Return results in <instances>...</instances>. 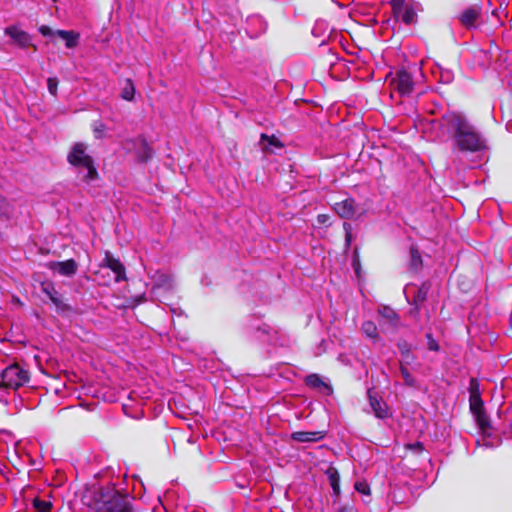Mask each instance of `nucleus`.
I'll use <instances>...</instances> for the list:
<instances>
[{
    "mask_svg": "<svg viewBox=\"0 0 512 512\" xmlns=\"http://www.w3.org/2000/svg\"><path fill=\"white\" fill-rule=\"evenodd\" d=\"M426 44L439 70V82L450 84L454 70L459 68V51L453 30L449 26L433 29L427 35Z\"/></svg>",
    "mask_w": 512,
    "mask_h": 512,
    "instance_id": "nucleus-1",
    "label": "nucleus"
},
{
    "mask_svg": "<svg viewBox=\"0 0 512 512\" xmlns=\"http://www.w3.org/2000/svg\"><path fill=\"white\" fill-rule=\"evenodd\" d=\"M453 127V151L463 154L479 153L487 150V141L484 136L462 117H456L452 121Z\"/></svg>",
    "mask_w": 512,
    "mask_h": 512,
    "instance_id": "nucleus-2",
    "label": "nucleus"
},
{
    "mask_svg": "<svg viewBox=\"0 0 512 512\" xmlns=\"http://www.w3.org/2000/svg\"><path fill=\"white\" fill-rule=\"evenodd\" d=\"M95 512H138L133 498L113 486L99 488L94 496Z\"/></svg>",
    "mask_w": 512,
    "mask_h": 512,
    "instance_id": "nucleus-3",
    "label": "nucleus"
},
{
    "mask_svg": "<svg viewBox=\"0 0 512 512\" xmlns=\"http://www.w3.org/2000/svg\"><path fill=\"white\" fill-rule=\"evenodd\" d=\"M67 161L74 167H85L87 169V174L84 177L85 182L98 179L99 174L94 159L86 153V145L84 143L77 142L73 145L67 155Z\"/></svg>",
    "mask_w": 512,
    "mask_h": 512,
    "instance_id": "nucleus-4",
    "label": "nucleus"
},
{
    "mask_svg": "<svg viewBox=\"0 0 512 512\" xmlns=\"http://www.w3.org/2000/svg\"><path fill=\"white\" fill-rule=\"evenodd\" d=\"M29 381V372L18 364L8 366L0 375V387L17 389Z\"/></svg>",
    "mask_w": 512,
    "mask_h": 512,
    "instance_id": "nucleus-5",
    "label": "nucleus"
},
{
    "mask_svg": "<svg viewBox=\"0 0 512 512\" xmlns=\"http://www.w3.org/2000/svg\"><path fill=\"white\" fill-rule=\"evenodd\" d=\"M406 0H390L389 5L395 21H400L407 26L415 25L418 15L412 5L405 4Z\"/></svg>",
    "mask_w": 512,
    "mask_h": 512,
    "instance_id": "nucleus-6",
    "label": "nucleus"
},
{
    "mask_svg": "<svg viewBox=\"0 0 512 512\" xmlns=\"http://www.w3.org/2000/svg\"><path fill=\"white\" fill-rule=\"evenodd\" d=\"M460 25L466 30H476L482 23V6L479 3L466 7L456 16Z\"/></svg>",
    "mask_w": 512,
    "mask_h": 512,
    "instance_id": "nucleus-7",
    "label": "nucleus"
},
{
    "mask_svg": "<svg viewBox=\"0 0 512 512\" xmlns=\"http://www.w3.org/2000/svg\"><path fill=\"white\" fill-rule=\"evenodd\" d=\"M41 290L55 306L57 312L68 313L72 311L71 305L67 303L64 296L56 289L53 282H42Z\"/></svg>",
    "mask_w": 512,
    "mask_h": 512,
    "instance_id": "nucleus-8",
    "label": "nucleus"
},
{
    "mask_svg": "<svg viewBox=\"0 0 512 512\" xmlns=\"http://www.w3.org/2000/svg\"><path fill=\"white\" fill-rule=\"evenodd\" d=\"M431 284L429 282H423L418 288L416 293L414 294L411 301H408L411 308L409 310V315L416 321H420V313L423 304L426 302L428 293L430 291Z\"/></svg>",
    "mask_w": 512,
    "mask_h": 512,
    "instance_id": "nucleus-9",
    "label": "nucleus"
},
{
    "mask_svg": "<svg viewBox=\"0 0 512 512\" xmlns=\"http://www.w3.org/2000/svg\"><path fill=\"white\" fill-rule=\"evenodd\" d=\"M469 410L472 416L474 417L479 430L483 434L487 433L492 428V425L490 418L486 412L484 401L477 400L469 402Z\"/></svg>",
    "mask_w": 512,
    "mask_h": 512,
    "instance_id": "nucleus-10",
    "label": "nucleus"
},
{
    "mask_svg": "<svg viewBox=\"0 0 512 512\" xmlns=\"http://www.w3.org/2000/svg\"><path fill=\"white\" fill-rule=\"evenodd\" d=\"M391 85L401 95H409L414 89L413 77L407 70L400 69L391 80Z\"/></svg>",
    "mask_w": 512,
    "mask_h": 512,
    "instance_id": "nucleus-11",
    "label": "nucleus"
},
{
    "mask_svg": "<svg viewBox=\"0 0 512 512\" xmlns=\"http://www.w3.org/2000/svg\"><path fill=\"white\" fill-rule=\"evenodd\" d=\"M102 268L110 269L115 275V282L126 280V268L119 258L114 257L109 252H106L101 265Z\"/></svg>",
    "mask_w": 512,
    "mask_h": 512,
    "instance_id": "nucleus-12",
    "label": "nucleus"
},
{
    "mask_svg": "<svg viewBox=\"0 0 512 512\" xmlns=\"http://www.w3.org/2000/svg\"><path fill=\"white\" fill-rule=\"evenodd\" d=\"M46 267L61 276L71 277L78 271V264L74 259H67L65 261H50L46 263Z\"/></svg>",
    "mask_w": 512,
    "mask_h": 512,
    "instance_id": "nucleus-13",
    "label": "nucleus"
},
{
    "mask_svg": "<svg viewBox=\"0 0 512 512\" xmlns=\"http://www.w3.org/2000/svg\"><path fill=\"white\" fill-rule=\"evenodd\" d=\"M367 394L370 406L377 418L386 419L391 416L390 409L382 398L378 397L377 394L371 389L368 390Z\"/></svg>",
    "mask_w": 512,
    "mask_h": 512,
    "instance_id": "nucleus-14",
    "label": "nucleus"
},
{
    "mask_svg": "<svg viewBox=\"0 0 512 512\" xmlns=\"http://www.w3.org/2000/svg\"><path fill=\"white\" fill-rule=\"evenodd\" d=\"M5 34L10 37L13 44L19 47H27L30 44L31 39L29 34L18 26L7 27L5 29Z\"/></svg>",
    "mask_w": 512,
    "mask_h": 512,
    "instance_id": "nucleus-15",
    "label": "nucleus"
},
{
    "mask_svg": "<svg viewBox=\"0 0 512 512\" xmlns=\"http://www.w3.org/2000/svg\"><path fill=\"white\" fill-rule=\"evenodd\" d=\"M334 211L343 219H351L356 213L355 201L353 198H346L333 205Z\"/></svg>",
    "mask_w": 512,
    "mask_h": 512,
    "instance_id": "nucleus-16",
    "label": "nucleus"
},
{
    "mask_svg": "<svg viewBox=\"0 0 512 512\" xmlns=\"http://www.w3.org/2000/svg\"><path fill=\"white\" fill-rule=\"evenodd\" d=\"M304 383L306 386H308L311 389H318V390L325 391V393L327 395H330L333 393L332 386L330 384L326 383L325 381H323L322 378L316 373L308 374L304 378Z\"/></svg>",
    "mask_w": 512,
    "mask_h": 512,
    "instance_id": "nucleus-17",
    "label": "nucleus"
},
{
    "mask_svg": "<svg viewBox=\"0 0 512 512\" xmlns=\"http://www.w3.org/2000/svg\"><path fill=\"white\" fill-rule=\"evenodd\" d=\"M325 435V431H295L291 434V438L300 443L318 442L322 440Z\"/></svg>",
    "mask_w": 512,
    "mask_h": 512,
    "instance_id": "nucleus-18",
    "label": "nucleus"
},
{
    "mask_svg": "<svg viewBox=\"0 0 512 512\" xmlns=\"http://www.w3.org/2000/svg\"><path fill=\"white\" fill-rule=\"evenodd\" d=\"M378 314L385 319L392 327L398 328L400 325L399 314L388 305H381L378 308Z\"/></svg>",
    "mask_w": 512,
    "mask_h": 512,
    "instance_id": "nucleus-19",
    "label": "nucleus"
},
{
    "mask_svg": "<svg viewBox=\"0 0 512 512\" xmlns=\"http://www.w3.org/2000/svg\"><path fill=\"white\" fill-rule=\"evenodd\" d=\"M56 35V38L64 41L69 49L76 47L79 43L80 34L73 30H56Z\"/></svg>",
    "mask_w": 512,
    "mask_h": 512,
    "instance_id": "nucleus-20",
    "label": "nucleus"
},
{
    "mask_svg": "<svg viewBox=\"0 0 512 512\" xmlns=\"http://www.w3.org/2000/svg\"><path fill=\"white\" fill-rule=\"evenodd\" d=\"M154 156L153 148L148 144V142L142 138L140 140V145L136 151V159L140 163H147Z\"/></svg>",
    "mask_w": 512,
    "mask_h": 512,
    "instance_id": "nucleus-21",
    "label": "nucleus"
},
{
    "mask_svg": "<svg viewBox=\"0 0 512 512\" xmlns=\"http://www.w3.org/2000/svg\"><path fill=\"white\" fill-rule=\"evenodd\" d=\"M397 348L401 354L402 360L400 363L410 365L416 359V356L412 353L411 346L406 340H399L397 342Z\"/></svg>",
    "mask_w": 512,
    "mask_h": 512,
    "instance_id": "nucleus-22",
    "label": "nucleus"
},
{
    "mask_svg": "<svg viewBox=\"0 0 512 512\" xmlns=\"http://www.w3.org/2000/svg\"><path fill=\"white\" fill-rule=\"evenodd\" d=\"M325 474L327 475L329 483L333 490V495L336 497H339L341 490H340V474H339L338 469L334 466H330L326 470Z\"/></svg>",
    "mask_w": 512,
    "mask_h": 512,
    "instance_id": "nucleus-23",
    "label": "nucleus"
},
{
    "mask_svg": "<svg viewBox=\"0 0 512 512\" xmlns=\"http://www.w3.org/2000/svg\"><path fill=\"white\" fill-rule=\"evenodd\" d=\"M361 332L363 335L369 339H371L374 343L379 342L381 337L378 332L377 325L371 321L366 320L361 324Z\"/></svg>",
    "mask_w": 512,
    "mask_h": 512,
    "instance_id": "nucleus-24",
    "label": "nucleus"
},
{
    "mask_svg": "<svg viewBox=\"0 0 512 512\" xmlns=\"http://www.w3.org/2000/svg\"><path fill=\"white\" fill-rule=\"evenodd\" d=\"M135 96V86L131 79H125L120 97L126 101H132Z\"/></svg>",
    "mask_w": 512,
    "mask_h": 512,
    "instance_id": "nucleus-25",
    "label": "nucleus"
},
{
    "mask_svg": "<svg viewBox=\"0 0 512 512\" xmlns=\"http://www.w3.org/2000/svg\"><path fill=\"white\" fill-rule=\"evenodd\" d=\"M468 392H469V402L482 400L481 393H480V384L476 378L470 379Z\"/></svg>",
    "mask_w": 512,
    "mask_h": 512,
    "instance_id": "nucleus-26",
    "label": "nucleus"
},
{
    "mask_svg": "<svg viewBox=\"0 0 512 512\" xmlns=\"http://www.w3.org/2000/svg\"><path fill=\"white\" fill-rule=\"evenodd\" d=\"M52 506L49 499H40L38 495H34V512H50Z\"/></svg>",
    "mask_w": 512,
    "mask_h": 512,
    "instance_id": "nucleus-27",
    "label": "nucleus"
},
{
    "mask_svg": "<svg viewBox=\"0 0 512 512\" xmlns=\"http://www.w3.org/2000/svg\"><path fill=\"white\" fill-rule=\"evenodd\" d=\"M410 256H411L410 266L413 270L417 271L418 269H420L422 267V257H421L419 250L417 249V247L411 246Z\"/></svg>",
    "mask_w": 512,
    "mask_h": 512,
    "instance_id": "nucleus-28",
    "label": "nucleus"
},
{
    "mask_svg": "<svg viewBox=\"0 0 512 512\" xmlns=\"http://www.w3.org/2000/svg\"><path fill=\"white\" fill-rule=\"evenodd\" d=\"M400 372L404 380V384L408 387H416V380L415 378L410 374L408 368L405 364L400 363Z\"/></svg>",
    "mask_w": 512,
    "mask_h": 512,
    "instance_id": "nucleus-29",
    "label": "nucleus"
},
{
    "mask_svg": "<svg viewBox=\"0 0 512 512\" xmlns=\"http://www.w3.org/2000/svg\"><path fill=\"white\" fill-rule=\"evenodd\" d=\"M261 141H267L270 146H273L275 148H283L284 144L281 142L279 138H277L275 135H267L265 133H262L260 135Z\"/></svg>",
    "mask_w": 512,
    "mask_h": 512,
    "instance_id": "nucleus-30",
    "label": "nucleus"
},
{
    "mask_svg": "<svg viewBox=\"0 0 512 512\" xmlns=\"http://www.w3.org/2000/svg\"><path fill=\"white\" fill-rule=\"evenodd\" d=\"M354 489L362 494V495H366V496H370L371 495V489H370V485L366 482V481H357L354 483Z\"/></svg>",
    "mask_w": 512,
    "mask_h": 512,
    "instance_id": "nucleus-31",
    "label": "nucleus"
},
{
    "mask_svg": "<svg viewBox=\"0 0 512 512\" xmlns=\"http://www.w3.org/2000/svg\"><path fill=\"white\" fill-rule=\"evenodd\" d=\"M406 450H410L413 453L421 455L424 452V445L422 442L417 441L405 445Z\"/></svg>",
    "mask_w": 512,
    "mask_h": 512,
    "instance_id": "nucleus-32",
    "label": "nucleus"
},
{
    "mask_svg": "<svg viewBox=\"0 0 512 512\" xmlns=\"http://www.w3.org/2000/svg\"><path fill=\"white\" fill-rule=\"evenodd\" d=\"M427 340V347L430 351L438 352L440 350V346L436 339L433 337L431 333H427L425 335Z\"/></svg>",
    "mask_w": 512,
    "mask_h": 512,
    "instance_id": "nucleus-33",
    "label": "nucleus"
},
{
    "mask_svg": "<svg viewBox=\"0 0 512 512\" xmlns=\"http://www.w3.org/2000/svg\"><path fill=\"white\" fill-rule=\"evenodd\" d=\"M39 32L46 38H49L51 40L56 39V31H54L52 28H50L47 25H42L39 27Z\"/></svg>",
    "mask_w": 512,
    "mask_h": 512,
    "instance_id": "nucleus-34",
    "label": "nucleus"
},
{
    "mask_svg": "<svg viewBox=\"0 0 512 512\" xmlns=\"http://www.w3.org/2000/svg\"><path fill=\"white\" fill-rule=\"evenodd\" d=\"M343 229L345 231V246H346V249H348L352 242V234H351L352 226L350 223L344 222Z\"/></svg>",
    "mask_w": 512,
    "mask_h": 512,
    "instance_id": "nucleus-35",
    "label": "nucleus"
},
{
    "mask_svg": "<svg viewBox=\"0 0 512 512\" xmlns=\"http://www.w3.org/2000/svg\"><path fill=\"white\" fill-rule=\"evenodd\" d=\"M106 126L102 122H95L93 124V133L95 138L101 139L103 137Z\"/></svg>",
    "mask_w": 512,
    "mask_h": 512,
    "instance_id": "nucleus-36",
    "label": "nucleus"
},
{
    "mask_svg": "<svg viewBox=\"0 0 512 512\" xmlns=\"http://www.w3.org/2000/svg\"><path fill=\"white\" fill-rule=\"evenodd\" d=\"M58 84H59V81H58V79H57V78H55V77L48 78V80H47V88H48V91H49L53 96H55V95L57 94Z\"/></svg>",
    "mask_w": 512,
    "mask_h": 512,
    "instance_id": "nucleus-37",
    "label": "nucleus"
},
{
    "mask_svg": "<svg viewBox=\"0 0 512 512\" xmlns=\"http://www.w3.org/2000/svg\"><path fill=\"white\" fill-rule=\"evenodd\" d=\"M336 512H358L353 504L345 503L341 504Z\"/></svg>",
    "mask_w": 512,
    "mask_h": 512,
    "instance_id": "nucleus-38",
    "label": "nucleus"
},
{
    "mask_svg": "<svg viewBox=\"0 0 512 512\" xmlns=\"http://www.w3.org/2000/svg\"><path fill=\"white\" fill-rule=\"evenodd\" d=\"M329 220H330V217L327 214H319L317 216V222L319 224L326 225V224H328Z\"/></svg>",
    "mask_w": 512,
    "mask_h": 512,
    "instance_id": "nucleus-39",
    "label": "nucleus"
},
{
    "mask_svg": "<svg viewBox=\"0 0 512 512\" xmlns=\"http://www.w3.org/2000/svg\"><path fill=\"white\" fill-rule=\"evenodd\" d=\"M353 268H354L355 272L358 274L359 270H360V263L358 260L357 261L355 259L353 260Z\"/></svg>",
    "mask_w": 512,
    "mask_h": 512,
    "instance_id": "nucleus-40",
    "label": "nucleus"
},
{
    "mask_svg": "<svg viewBox=\"0 0 512 512\" xmlns=\"http://www.w3.org/2000/svg\"><path fill=\"white\" fill-rule=\"evenodd\" d=\"M38 367H39V371H40L42 374H44L45 372H44V370H43L42 366L38 364Z\"/></svg>",
    "mask_w": 512,
    "mask_h": 512,
    "instance_id": "nucleus-41",
    "label": "nucleus"
},
{
    "mask_svg": "<svg viewBox=\"0 0 512 512\" xmlns=\"http://www.w3.org/2000/svg\"><path fill=\"white\" fill-rule=\"evenodd\" d=\"M3 397H4V394H3V391L1 390L0 391V400L3 401Z\"/></svg>",
    "mask_w": 512,
    "mask_h": 512,
    "instance_id": "nucleus-42",
    "label": "nucleus"
},
{
    "mask_svg": "<svg viewBox=\"0 0 512 512\" xmlns=\"http://www.w3.org/2000/svg\"><path fill=\"white\" fill-rule=\"evenodd\" d=\"M51 496V491H48L47 497Z\"/></svg>",
    "mask_w": 512,
    "mask_h": 512,
    "instance_id": "nucleus-43",
    "label": "nucleus"
},
{
    "mask_svg": "<svg viewBox=\"0 0 512 512\" xmlns=\"http://www.w3.org/2000/svg\"><path fill=\"white\" fill-rule=\"evenodd\" d=\"M51 496V491H48L47 497Z\"/></svg>",
    "mask_w": 512,
    "mask_h": 512,
    "instance_id": "nucleus-44",
    "label": "nucleus"
},
{
    "mask_svg": "<svg viewBox=\"0 0 512 512\" xmlns=\"http://www.w3.org/2000/svg\"><path fill=\"white\" fill-rule=\"evenodd\" d=\"M51 496V491H48L47 497Z\"/></svg>",
    "mask_w": 512,
    "mask_h": 512,
    "instance_id": "nucleus-45",
    "label": "nucleus"
}]
</instances>
